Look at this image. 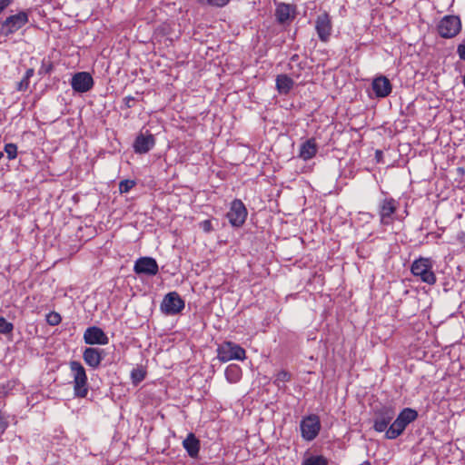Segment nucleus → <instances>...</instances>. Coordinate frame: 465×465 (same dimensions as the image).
<instances>
[{
    "instance_id": "obj_26",
    "label": "nucleus",
    "mask_w": 465,
    "mask_h": 465,
    "mask_svg": "<svg viewBox=\"0 0 465 465\" xmlns=\"http://www.w3.org/2000/svg\"><path fill=\"white\" fill-rule=\"evenodd\" d=\"M4 151L6 153L8 160H14L17 156V146L15 143H6Z\"/></svg>"
},
{
    "instance_id": "obj_14",
    "label": "nucleus",
    "mask_w": 465,
    "mask_h": 465,
    "mask_svg": "<svg viewBox=\"0 0 465 465\" xmlns=\"http://www.w3.org/2000/svg\"><path fill=\"white\" fill-rule=\"evenodd\" d=\"M71 86L74 92L86 93L94 86V79L87 72H79L73 75Z\"/></svg>"
},
{
    "instance_id": "obj_4",
    "label": "nucleus",
    "mask_w": 465,
    "mask_h": 465,
    "mask_svg": "<svg viewBox=\"0 0 465 465\" xmlns=\"http://www.w3.org/2000/svg\"><path fill=\"white\" fill-rule=\"evenodd\" d=\"M217 357L223 362L232 360L243 361L246 357L245 350L232 341H224L217 349Z\"/></svg>"
},
{
    "instance_id": "obj_12",
    "label": "nucleus",
    "mask_w": 465,
    "mask_h": 465,
    "mask_svg": "<svg viewBox=\"0 0 465 465\" xmlns=\"http://www.w3.org/2000/svg\"><path fill=\"white\" fill-rule=\"evenodd\" d=\"M247 217V210L241 200H234L230 211L227 213V218L232 226L239 227L243 224Z\"/></svg>"
},
{
    "instance_id": "obj_37",
    "label": "nucleus",
    "mask_w": 465,
    "mask_h": 465,
    "mask_svg": "<svg viewBox=\"0 0 465 465\" xmlns=\"http://www.w3.org/2000/svg\"><path fill=\"white\" fill-rule=\"evenodd\" d=\"M125 99L127 100V105H128V107H130L131 105L129 104V102L134 101V98H133V97H131V96H128V97H126Z\"/></svg>"
},
{
    "instance_id": "obj_35",
    "label": "nucleus",
    "mask_w": 465,
    "mask_h": 465,
    "mask_svg": "<svg viewBox=\"0 0 465 465\" xmlns=\"http://www.w3.org/2000/svg\"><path fill=\"white\" fill-rule=\"evenodd\" d=\"M456 238L457 241L465 247V232H459Z\"/></svg>"
},
{
    "instance_id": "obj_40",
    "label": "nucleus",
    "mask_w": 465,
    "mask_h": 465,
    "mask_svg": "<svg viewBox=\"0 0 465 465\" xmlns=\"http://www.w3.org/2000/svg\"><path fill=\"white\" fill-rule=\"evenodd\" d=\"M4 156V153L0 152V159Z\"/></svg>"
},
{
    "instance_id": "obj_9",
    "label": "nucleus",
    "mask_w": 465,
    "mask_h": 465,
    "mask_svg": "<svg viewBox=\"0 0 465 465\" xmlns=\"http://www.w3.org/2000/svg\"><path fill=\"white\" fill-rule=\"evenodd\" d=\"M184 308V302L176 292L167 293L162 303L161 310L166 315H174Z\"/></svg>"
},
{
    "instance_id": "obj_6",
    "label": "nucleus",
    "mask_w": 465,
    "mask_h": 465,
    "mask_svg": "<svg viewBox=\"0 0 465 465\" xmlns=\"http://www.w3.org/2000/svg\"><path fill=\"white\" fill-rule=\"evenodd\" d=\"M438 33L443 38H453L461 30V21L457 15H445L439 22Z\"/></svg>"
},
{
    "instance_id": "obj_36",
    "label": "nucleus",
    "mask_w": 465,
    "mask_h": 465,
    "mask_svg": "<svg viewBox=\"0 0 465 465\" xmlns=\"http://www.w3.org/2000/svg\"><path fill=\"white\" fill-rule=\"evenodd\" d=\"M9 5V0H0V13Z\"/></svg>"
},
{
    "instance_id": "obj_11",
    "label": "nucleus",
    "mask_w": 465,
    "mask_h": 465,
    "mask_svg": "<svg viewBox=\"0 0 465 465\" xmlns=\"http://www.w3.org/2000/svg\"><path fill=\"white\" fill-rule=\"evenodd\" d=\"M395 417V411L391 407H383L375 413L373 428L378 432L387 431L389 424Z\"/></svg>"
},
{
    "instance_id": "obj_5",
    "label": "nucleus",
    "mask_w": 465,
    "mask_h": 465,
    "mask_svg": "<svg viewBox=\"0 0 465 465\" xmlns=\"http://www.w3.org/2000/svg\"><path fill=\"white\" fill-rule=\"evenodd\" d=\"M322 425L318 415L310 414L300 422L301 436L306 441H312L319 435Z\"/></svg>"
},
{
    "instance_id": "obj_34",
    "label": "nucleus",
    "mask_w": 465,
    "mask_h": 465,
    "mask_svg": "<svg viewBox=\"0 0 465 465\" xmlns=\"http://www.w3.org/2000/svg\"><path fill=\"white\" fill-rule=\"evenodd\" d=\"M208 3L215 6H224L229 3L230 0H207Z\"/></svg>"
},
{
    "instance_id": "obj_33",
    "label": "nucleus",
    "mask_w": 465,
    "mask_h": 465,
    "mask_svg": "<svg viewBox=\"0 0 465 465\" xmlns=\"http://www.w3.org/2000/svg\"><path fill=\"white\" fill-rule=\"evenodd\" d=\"M457 54L461 60L465 61V44L464 43L460 44L458 45Z\"/></svg>"
},
{
    "instance_id": "obj_10",
    "label": "nucleus",
    "mask_w": 465,
    "mask_h": 465,
    "mask_svg": "<svg viewBox=\"0 0 465 465\" xmlns=\"http://www.w3.org/2000/svg\"><path fill=\"white\" fill-rule=\"evenodd\" d=\"M315 30L319 39L327 43L332 33L331 18L327 12L319 15L315 20Z\"/></svg>"
},
{
    "instance_id": "obj_30",
    "label": "nucleus",
    "mask_w": 465,
    "mask_h": 465,
    "mask_svg": "<svg viewBox=\"0 0 465 465\" xmlns=\"http://www.w3.org/2000/svg\"><path fill=\"white\" fill-rule=\"evenodd\" d=\"M133 382L137 384L144 379V372L139 369H134L131 372Z\"/></svg>"
},
{
    "instance_id": "obj_17",
    "label": "nucleus",
    "mask_w": 465,
    "mask_h": 465,
    "mask_svg": "<svg viewBox=\"0 0 465 465\" xmlns=\"http://www.w3.org/2000/svg\"><path fill=\"white\" fill-rule=\"evenodd\" d=\"M104 356V350L94 347H87L83 352L84 362L93 369H97L100 366Z\"/></svg>"
},
{
    "instance_id": "obj_8",
    "label": "nucleus",
    "mask_w": 465,
    "mask_h": 465,
    "mask_svg": "<svg viewBox=\"0 0 465 465\" xmlns=\"http://www.w3.org/2000/svg\"><path fill=\"white\" fill-rule=\"evenodd\" d=\"M28 23V12L21 11L8 16L2 25L1 34L9 35L21 29Z\"/></svg>"
},
{
    "instance_id": "obj_18",
    "label": "nucleus",
    "mask_w": 465,
    "mask_h": 465,
    "mask_svg": "<svg viewBox=\"0 0 465 465\" xmlns=\"http://www.w3.org/2000/svg\"><path fill=\"white\" fill-rule=\"evenodd\" d=\"M371 87L375 96L378 98H384L389 96L392 90V85L390 80L383 75L375 77L372 80Z\"/></svg>"
},
{
    "instance_id": "obj_20",
    "label": "nucleus",
    "mask_w": 465,
    "mask_h": 465,
    "mask_svg": "<svg viewBox=\"0 0 465 465\" xmlns=\"http://www.w3.org/2000/svg\"><path fill=\"white\" fill-rule=\"evenodd\" d=\"M183 446L190 457L195 458L198 456L200 450V440L193 433H189L187 435L183 441Z\"/></svg>"
},
{
    "instance_id": "obj_23",
    "label": "nucleus",
    "mask_w": 465,
    "mask_h": 465,
    "mask_svg": "<svg viewBox=\"0 0 465 465\" xmlns=\"http://www.w3.org/2000/svg\"><path fill=\"white\" fill-rule=\"evenodd\" d=\"M226 380L230 383H236L242 378V369L237 364H230L225 370Z\"/></svg>"
},
{
    "instance_id": "obj_39",
    "label": "nucleus",
    "mask_w": 465,
    "mask_h": 465,
    "mask_svg": "<svg viewBox=\"0 0 465 465\" xmlns=\"http://www.w3.org/2000/svg\"><path fill=\"white\" fill-rule=\"evenodd\" d=\"M462 83H463V84L465 86V75L463 76Z\"/></svg>"
},
{
    "instance_id": "obj_29",
    "label": "nucleus",
    "mask_w": 465,
    "mask_h": 465,
    "mask_svg": "<svg viewBox=\"0 0 465 465\" xmlns=\"http://www.w3.org/2000/svg\"><path fill=\"white\" fill-rule=\"evenodd\" d=\"M61 316L59 313L57 312H50L47 316H46V321L48 322V324H50L51 326H55L57 324H59L61 322Z\"/></svg>"
},
{
    "instance_id": "obj_25",
    "label": "nucleus",
    "mask_w": 465,
    "mask_h": 465,
    "mask_svg": "<svg viewBox=\"0 0 465 465\" xmlns=\"http://www.w3.org/2000/svg\"><path fill=\"white\" fill-rule=\"evenodd\" d=\"M302 465H328V460L322 455H310L303 459Z\"/></svg>"
},
{
    "instance_id": "obj_38",
    "label": "nucleus",
    "mask_w": 465,
    "mask_h": 465,
    "mask_svg": "<svg viewBox=\"0 0 465 465\" xmlns=\"http://www.w3.org/2000/svg\"><path fill=\"white\" fill-rule=\"evenodd\" d=\"M382 154L381 151L380 150H377L376 151V158L379 160V158L381 157V155Z\"/></svg>"
},
{
    "instance_id": "obj_1",
    "label": "nucleus",
    "mask_w": 465,
    "mask_h": 465,
    "mask_svg": "<svg viewBox=\"0 0 465 465\" xmlns=\"http://www.w3.org/2000/svg\"><path fill=\"white\" fill-rule=\"evenodd\" d=\"M418 417V412L411 408L403 409L395 420L390 425L386 431L385 437L389 440L398 438L405 430V428Z\"/></svg>"
},
{
    "instance_id": "obj_13",
    "label": "nucleus",
    "mask_w": 465,
    "mask_h": 465,
    "mask_svg": "<svg viewBox=\"0 0 465 465\" xmlns=\"http://www.w3.org/2000/svg\"><path fill=\"white\" fill-rule=\"evenodd\" d=\"M134 271L136 274L154 276L158 273L159 267L155 259L146 256L136 260Z\"/></svg>"
},
{
    "instance_id": "obj_2",
    "label": "nucleus",
    "mask_w": 465,
    "mask_h": 465,
    "mask_svg": "<svg viewBox=\"0 0 465 465\" xmlns=\"http://www.w3.org/2000/svg\"><path fill=\"white\" fill-rule=\"evenodd\" d=\"M71 376L74 382V393L76 397L85 398L88 393V380L85 369L81 362L72 361L69 362Z\"/></svg>"
},
{
    "instance_id": "obj_28",
    "label": "nucleus",
    "mask_w": 465,
    "mask_h": 465,
    "mask_svg": "<svg viewBox=\"0 0 465 465\" xmlns=\"http://www.w3.org/2000/svg\"><path fill=\"white\" fill-rule=\"evenodd\" d=\"M291 373L286 371H281L276 375L275 382L279 385L280 383L287 382L291 380Z\"/></svg>"
},
{
    "instance_id": "obj_27",
    "label": "nucleus",
    "mask_w": 465,
    "mask_h": 465,
    "mask_svg": "<svg viewBox=\"0 0 465 465\" xmlns=\"http://www.w3.org/2000/svg\"><path fill=\"white\" fill-rule=\"evenodd\" d=\"M14 330L13 323L7 322L4 317H0V333L8 334Z\"/></svg>"
},
{
    "instance_id": "obj_31",
    "label": "nucleus",
    "mask_w": 465,
    "mask_h": 465,
    "mask_svg": "<svg viewBox=\"0 0 465 465\" xmlns=\"http://www.w3.org/2000/svg\"><path fill=\"white\" fill-rule=\"evenodd\" d=\"M134 186V182L131 180H124L120 182L119 189L121 193H128Z\"/></svg>"
},
{
    "instance_id": "obj_15",
    "label": "nucleus",
    "mask_w": 465,
    "mask_h": 465,
    "mask_svg": "<svg viewBox=\"0 0 465 465\" xmlns=\"http://www.w3.org/2000/svg\"><path fill=\"white\" fill-rule=\"evenodd\" d=\"M84 341L89 345H106L109 342V338L101 328L92 326L84 331Z\"/></svg>"
},
{
    "instance_id": "obj_7",
    "label": "nucleus",
    "mask_w": 465,
    "mask_h": 465,
    "mask_svg": "<svg viewBox=\"0 0 465 465\" xmlns=\"http://www.w3.org/2000/svg\"><path fill=\"white\" fill-rule=\"evenodd\" d=\"M399 203L391 198L385 197L381 199L378 203V213L380 215L381 223L383 225L391 224L394 217L396 211L398 210Z\"/></svg>"
},
{
    "instance_id": "obj_24",
    "label": "nucleus",
    "mask_w": 465,
    "mask_h": 465,
    "mask_svg": "<svg viewBox=\"0 0 465 465\" xmlns=\"http://www.w3.org/2000/svg\"><path fill=\"white\" fill-rule=\"evenodd\" d=\"M35 71L33 68L26 70L24 77L16 84V90L19 92H25L28 89L30 84V78L34 75Z\"/></svg>"
},
{
    "instance_id": "obj_22",
    "label": "nucleus",
    "mask_w": 465,
    "mask_h": 465,
    "mask_svg": "<svg viewBox=\"0 0 465 465\" xmlns=\"http://www.w3.org/2000/svg\"><path fill=\"white\" fill-rule=\"evenodd\" d=\"M293 80L287 74H279L276 77V88L281 94H287L293 87Z\"/></svg>"
},
{
    "instance_id": "obj_21",
    "label": "nucleus",
    "mask_w": 465,
    "mask_h": 465,
    "mask_svg": "<svg viewBox=\"0 0 465 465\" xmlns=\"http://www.w3.org/2000/svg\"><path fill=\"white\" fill-rule=\"evenodd\" d=\"M317 153V144L314 139H308L300 147L299 156L304 160H311Z\"/></svg>"
},
{
    "instance_id": "obj_32",
    "label": "nucleus",
    "mask_w": 465,
    "mask_h": 465,
    "mask_svg": "<svg viewBox=\"0 0 465 465\" xmlns=\"http://www.w3.org/2000/svg\"><path fill=\"white\" fill-rule=\"evenodd\" d=\"M200 227L206 232H209L213 230V225L211 221L204 220L200 223Z\"/></svg>"
},
{
    "instance_id": "obj_3",
    "label": "nucleus",
    "mask_w": 465,
    "mask_h": 465,
    "mask_svg": "<svg viewBox=\"0 0 465 465\" xmlns=\"http://www.w3.org/2000/svg\"><path fill=\"white\" fill-rule=\"evenodd\" d=\"M432 261L430 258L420 257L415 260L411 267V273L428 284L436 282V276L432 271Z\"/></svg>"
},
{
    "instance_id": "obj_16",
    "label": "nucleus",
    "mask_w": 465,
    "mask_h": 465,
    "mask_svg": "<svg viewBox=\"0 0 465 465\" xmlns=\"http://www.w3.org/2000/svg\"><path fill=\"white\" fill-rule=\"evenodd\" d=\"M155 144L154 136L149 132L140 133L134 143V150L136 153H146Z\"/></svg>"
},
{
    "instance_id": "obj_19",
    "label": "nucleus",
    "mask_w": 465,
    "mask_h": 465,
    "mask_svg": "<svg viewBox=\"0 0 465 465\" xmlns=\"http://www.w3.org/2000/svg\"><path fill=\"white\" fill-rule=\"evenodd\" d=\"M295 6L292 5L280 3L276 6L275 17L279 24L282 25L286 22L293 20L295 18Z\"/></svg>"
}]
</instances>
